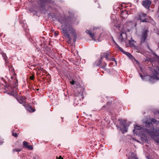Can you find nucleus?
I'll list each match as a JSON object with an SVG mask.
<instances>
[{"label":"nucleus","instance_id":"34","mask_svg":"<svg viewBox=\"0 0 159 159\" xmlns=\"http://www.w3.org/2000/svg\"><path fill=\"white\" fill-rule=\"evenodd\" d=\"M148 49L150 50V51H151V50L150 49L149 47L148 46Z\"/></svg>","mask_w":159,"mask_h":159},{"label":"nucleus","instance_id":"14","mask_svg":"<svg viewBox=\"0 0 159 159\" xmlns=\"http://www.w3.org/2000/svg\"><path fill=\"white\" fill-rule=\"evenodd\" d=\"M128 159H138L136 154L133 152H130L129 154Z\"/></svg>","mask_w":159,"mask_h":159},{"label":"nucleus","instance_id":"18","mask_svg":"<svg viewBox=\"0 0 159 159\" xmlns=\"http://www.w3.org/2000/svg\"><path fill=\"white\" fill-rule=\"evenodd\" d=\"M127 16L128 15L126 11H123L121 13V16L124 18L127 17Z\"/></svg>","mask_w":159,"mask_h":159},{"label":"nucleus","instance_id":"11","mask_svg":"<svg viewBox=\"0 0 159 159\" xmlns=\"http://www.w3.org/2000/svg\"><path fill=\"white\" fill-rule=\"evenodd\" d=\"M121 125L122 128L120 129L121 132L123 133H124L125 132H127L128 129V126L126 124L124 123V122L121 123Z\"/></svg>","mask_w":159,"mask_h":159},{"label":"nucleus","instance_id":"26","mask_svg":"<svg viewBox=\"0 0 159 159\" xmlns=\"http://www.w3.org/2000/svg\"><path fill=\"white\" fill-rule=\"evenodd\" d=\"M12 135L15 137H16L17 136V134L16 133H13Z\"/></svg>","mask_w":159,"mask_h":159},{"label":"nucleus","instance_id":"4","mask_svg":"<svg viewBox=\"0 0 159 159\" xmlns=\"http://www.w3.org/2000/svg\"><path fill=\"white\" fill-rule=\"evenodd\" d=\"M127 35L126 33L124 32H122L120 35L119 40L121 42H125V43H129L128 44H126L127 47L132 46L134 44L132 42H134V40L131 38L130 39H127Z\"/></svg>","mask_w":159,"mask_h":159},{"label":"nucleus","instance_id":"20","mask_svg":"<svg viewBox=\"0 0 159 159\" xmlns=\"http://www.w3.org/2000/svg\"><path fill=\"white\" fill-rule=\"evenodd\" d=\"M2 56L3 58V59L5 60V62H6V59L7 58V56H6V55L4 53H3L2 55Z\"/></svg>","mask_w":159,"mask_h":159},{"label":"nucleus","instance_id":"28","mask_svg":"<svg viewBox=\"0 0 159 159\" xmlns=\"http://www.w3.org/2000/svg\"><path fill=\"white\" fill-rule=\"evenodd\" d=\"M3 143H4L3 141L0 140V145H2Z\"/></svg>","mask_w":159,"mask_h":159},{"label":"nucleus","instance_id":"32","mask_svg":"<svg viewBox=\"0 0 159 159\" xmlns=\"http://www.w3.org/2000/svg\"><path fill=\"white\" fill-rule=\"evenodd\" d=\"M113 65V63H112L111 62V63H110L109 65L110 66H112Z\"/></svg>","mask_w":159,"mask_h":159},{"label":"nucleus","instance_id":"13","mask_svg":"<svg viewBox=\"0 0 159 159\" xmlns=\"http://www.w3.org/2000/svg\"><path fill=\"white\" fill-rule=\"evenodd\" d=\"M151 3V2L148 0H147L143 1L142 2V5L143 6L147 9H148L150 4Z\"/></svg>","mask_w":159,"mask_h":159},{"label":"nucleus","instance_id":"31","mask_svg":"<svg viewBox=\"0 0 159 159\" xmlns=\"http://www.w3.org/2000/svg\"><path fill=\"white\" fill-rule=\"evenodd\" d=\"M34 78V77L33 76H31L30 77V79H31V80H33Z\"/></svg>","mask_w":159,"mask_h":159},{"label":"nucleus","instance_id":"9","mask_svg":"<svg viewBox=\"0 0 159 159\" xmlns=\"http://www.w3.org/2000/svg\"><path fill=\"white\" fill-rule=\"evenodd\" d=\"M97 28H94L93 30H86V33L88 34L90 37L92 39L95 40V34L94 31Z\"/></svg>","mask_w":159,"mask_h":159},{"label":"nucleus","instance_id":"36","mask_svg":"<svg viewBox=\"0 0 159 159\" xmlns=\"http://www.w3.org/2000/svg\"><path fill=\"white\" fill-rule=\"evenodd\" d=\"M11 43L14 44V42L13 41H12V42H11Z\"/></svg>","mask_w":159,"mask_h":159},{"label":"nucleus","instance_id":"33","mask_svg":"<svg viewBox=\"0 0 159 159\" xmlns=\"http://www.w3.org/2000/svg\"><path fill=\"white\" fill-rule=\"evenodd\" d=\"M59 159H63L61 156H60L59 157Z\"/></svg>","mask_w":159,"mask_h":159},{"label":"nucleus","instance_id":"8","mask_svg":"<svg viewBox=\"0 0 159 159\" xmlns=\"http://www.w3.org/2000/svg\"><path fill=\"white\" fill-rule=\"evenodd\" d=\"M146 14L141 13L138 14L136 18L138 20H140L142 22H147V20L146 18Z\"/></svg>","mask_w":159,"mask_h":159},{"label":"nucleus","instance_id":"22","mask_svg":"<svg viewBox=\"0 0 159 159\" xmlns=\"http://www.w3.org/2000/svg\"><path fill=\"white\" fill-rule=\"evenodd\" d=\"M113 41L116 45V48H117L119 50V48H118V46L120 47L115 42L113 39Z\"/></svg>","mask_w":159,"mask_h":159},{"label":"nucleus","instance_id":"5","mask_svg":"<svg viewBox=\"0 0 159 159\" xmlns=\"http://www.w3.org/2000/svg\"><path fill=\"white\" fill-rule=\"evenodd\" d=\"M26 98L25 97L21 96L18 98L17 100L19 103L20 104H22L24 106L25 109L28 111L30 112H34L35 110L33 109L29 104H26L25 100Z\"/></svg>","mask_w":159,"mask_h":159},{"label":"nucleus","instance_id":"1","mask_svg":"<svg viewBox=\"0 0 159 159\" xmlns=\"http://www.w3.org/2000/svg\"><path fill=\"white\" fill-rule=\"evenodd\" d=\"M69 15L67 18L66 16H60L57 18V19L61 24V30L63 35L70 41L72 39L70 33L75 39L77 36V31L72 25H77L79 23V20L73 16L72 13L69 12Z\"/></svg>","mask_w":159,"mask_h":159},{"label":"nucleus","instance_id":"30","mask_svg":"<svg viewBox=\"0 0 159 159\" xmlns=\"http://www.w3.org/2000/svg\"><path fill=\"white\" fill-rule=\"evenodd\" d=\"M21 150L20 149H17V150H16V152H19Z\"/></svg>","mask_w":159,"mask_h":159},{"label":"nucleus","instance_id":"3","mask_svg":"<svg viewBox=\"0 0 159 159\" xmlns=\"http://www.w3.org/2000/svg\"><path fill=\"white\" fill-rule=\"evenodd\" d=\"M16 77L15 75L11 76L9 82L10 85L9 86L10 91L8 94L11 95L15 96L16 95L18 82Z\"/></svg>","mask_w":159,"mask_h":159},{"label":"nucleus","instance_id":"29","mask_svg":"<svg viewBox=\"0 0 159 159\" xmlns=\"http://www.w3.org/2000/svg\"><path fill=\"white\" fill-rule=\"evenodd\" d=\"M156 141L157 143H159V138L156 139Z\"/></svg>","mask_w":159,"mask_h":159},{"label":"nucleus","instance_id":"2","mask_svg":"<svg viewBox=\"0 0 159 159\" xmlns=\"http://www.w3.org/2000/svg\"><path fill=\"white\" fill-rule=\"evenodd\" d=\"M151 122L148 121L145 122V125L147 129L143 128L141 126L136 125L134 127L133 133L136 134H139L140 135L145 138L147 137V135H149L151 138H154L155 136L156 129L154 128L152 123L158 125L159 124V121L154 118L150 119Z\"/></svg>","mask_w":159,"mask_h":159},{"label":"nucleus","instance_id":"17","mask_svg":"<svg viewBox=\"0 0 159 159\" xmlns=\"http://www.w3.org/2000/svg\"><path fill=\"white\" fill-rule=\"evenodd\" d=\"M118 48H119V50L121 51L122 52L125 54L128 57L129 56L130 54L128 52L125 51L121 48L120 47L118 46Z\"/></svg>","mask_w":159,"mask_h":159},{"label":"nucleus","instance_id":"21","mask_svg":"<svg viewBox=\"0 0 159 159\" xmlns=\"http://www.w3.org/2000/svg\"><path fill=\"white\" fill-rule=\"evenodd\" d=\"M27 148H28L30 150H32L33 149V148L31 145H29L27 147Z\"/></svg>","mask_w":159,"mask_h":159},{"label":"nucleus","instance_id":"16","mask_svg":"<svg viewBox=\"0 0 159 159\" xmlns=\"http://www.w3.org/2000/svg\"><path fill=\"white\" fill-rule=\"evenodd\" d=\"M97 65L101 67L104 68L107 65V64L104 62L102 63V61L100 62L99 61L98 63L97 64Z\"/></svg>","mask_w":159,"mask_h":159},{"label":"nucleus","instance_id":"10","mask_svg":"<svg viewBox=\"0 0 159 159\" xmlns=\"http://www.w3.org/2000/svg\"><path fill=\"white\" fill-rule=\"evenodd\" d=\"M125 26L127 27V29L129 30V29H131L135 26L136 24H135L133 21H129L126 22L124 26Z\"/></svg>","mask_w":159,"mask_h":159},{"label":"nucleus","instance_id":"27","mask_svg":"<svg viewBox=\"0 0 159 159\" xmlns=\"http://www.w3.org/2000/svg\"><path fill=\"white\" fill-rule=\"evenodd\" d=\"M16 150H17L16 149L14 148L12 150V152L14 153L15 152H16Z\"/></svg>","mask_w":159,"mask_h":159},{"label":"nucleus","instance_id":"19","mask_svg":"<svg viewBox=\"0 0 159 159\" xmlns=\"http://www.w3.org/2000/svg\"><path fill=\"white\" fill-rule=\"evenodd\" d=\"M23 145L24 147L27 148V147L28 146V143L25 141H24L23 142Z\"/></svg>","mask_w":159,"mask_h":159},{"label":"nucleus","instance_id":"7","mask_svg":"<svg viewBox=\"0 0 159 159\" xmlns=\"http://www.w3.org/2000/svg\"><path fill=\"white\" fill-rule=\"evenodd\" d=\"M37 2L41 7L47 5L51 7V5H55L54 1H51V0H38Z\"/></svg>","mask_w":159,"mask_h":159},{"label":"nucleus","instance_id":"37","mask_svg":"<svg viewBox=\"0 0 159 159\" xmlns=\"http://www.w3.org/2000/svg\"><path fill=\"white\" fill-rule=\"evenodd\" d=\"M89 116H92V115H89Z\"/></svg>","mask_w":159,"mask_h":159},{"label":"nucleus","instance_id":"12","mask_svg":"<svg viewBox=\"0 0 159 159\" xmlns=\"http://www.w3.org/2000/svg\"><path fill=\"white\" fill-rule=\"evenodd\" d=\"M148 31L147 30H145L143 33L141 37V43H143L147 37Z\"/></svg>","mask_w":159,"mask_h":159},{"label":"nucleus","instance_id":"25","mask_svg":"<svg viewBox=\"0 0 159 159\" xmlns=\"http://www.w3.org/2000/svg\"><path fill=\"white\" fill-rule=\"evenodd\" d=\"M70 82L72 85H74L75 83V82L74 80H72V81H71Z\"/></svg>","mask_w":159,"mask_h":159},{"label":"nucleus","instance_id":"23","mask_svg":"<svg viewBox=\"0 0 159 159\" xmlns=\"http://www.w3.org/2000/svg\"><path fill=\"white\" fill-rule=\"evenodd\" d=\"M140 76V77L143 80L144 79L145 76H143L142 74L139 73Z\"/></svg>","mask_w":159,"mask_h":159},{"label":"nucleus","instance_id":"6","mask_svg":"<svg viewBox=\"0 0 159 159\" xmlns=\"http://www.w3.org/2000/svg\"><path fill=\"white\" fill-rule=\"evenodd\" d=\"M100 56L101 58L99 60V61L100 62L102 61V59L104 58H105L108 61H114L115 64H117V62L115 59L114 57H112L111 56L109 52L101 53Z\"/></svg>","mask_w":159,"mask_h":159},{"label":"nucleus","instance_id":"35","mask_svg":"<svg viewBox=\"0 0 159 159\" xmlns=\"http://www.w3.org/2000/svg\"><path fill=\"white\" fill-rule=\"evenodd\" d=\"M19 44V43H16L15 44L16 45V46H18L17 44Z\"/></svg>","mask_w":159,"mask_h":159},{"label":"nucleus","instance_id":"15","mask_svg":"<svg viewBox=\"0 0 159 159\" xmlns=\"http://www.w3.org/2000/svg\"><path fill=\"white\" fill-rule=\"evenodd\" d=\"M148 159H159V157L156 154L154 153L151 156L149 155V156H147Z\"/></svg>","mask_w":159,"mask_h":159},{"label":"nucleus","instance_id":"24","mask_svg":"<svg viewBox=\"0 0 159 159\" xmlns=\"http://www.w3.org/2000/svg\"><path fill=\"white\" fill-rule=\"evenodd\" d=\"M128 57L129 58H130V59H132L133 58L134 59L133 56L131 54Z\"/></svg>","mask_w":159,"mask_h":159}]
</instances>
